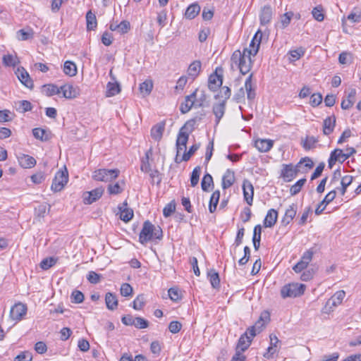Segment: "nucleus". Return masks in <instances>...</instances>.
<instances>
[{
	"mask_svg": "<svg viewBox=\"0 0 361 361\" xmlns=\"http://www.w3.org/2000/svg\"><path fill=\"white\" fill-rule=\"evenodd\" d=\"M314 166L312 160L309 157H304L295 165L283 164L281 176L286 182L291 181L298 173H304L312 169Z\"/></svg>",
	"mask_w": 361,
	"mask_h": 361,
	"instance_id": "nucleus-1",
	"label": "nucleus"
},
{
	"mask_svg": "<svg viewBox=\"0 0 361 361\" xmlns=\"http://www.w3.org/2000/svg\"><path fill=\"white\" fill-rule=\"evenodd\" d=\"M163 232L160 226H154L149 221H145L139 235V242L145 245L147 242L161 240Z\"/></svg>",
	"mask_w": 361,
	"mask_h": 361,
	"instance_id": "nucleus-2",
	"label": "nucleus"
},
{
	"mask_svg": "<svg viewBox=\"0 0 361 361\" xmlns=\"http://www.w3.org/2000/svg\"><path fill=\"white\" fill-rule=\"evenodd\" d=\"M195 124V120H189L180 128L176 143L178 154H180L182 151H186L189 135L193 131Z\"/></svg>",
	"mask_w": 361,
	"mask_h": 361,
	"instance_id": "nucleus-3",
	"label": "nucleus"
},
{
	"mask_svg": "<svg viewBox=\"0 0 361 361\" xmlns=\"http://www.w3.org/2000/svg\"><path fill=\"white\" fill-rule=\"evenodd\" d=\"M251 56L245 51L241 52L240 50H235L233 53L231 60L232 64H235L240 70V72L243 75H245L250 71L252 67Z\"/></svg>",
	"mask_w": 361,
	"mask_h": 361,
	"instance_id": "nucleus-4",
	"label": "nucleus"
},
{
	"mask_svg": "<svg viewBox=\"0 0 361 361\" xmlns=\"http://www.w3.org/2000/svg\"><path fill=\"white\" fill-rule=\"evenodd\" d=\"M305 290V286L302 283H293L284 286L281 290L283 298H296L302 295Z\"/></svg>",
	"mask_w": 361,
	"mask_h": 361,
	"instance_id": "nucleus-5",
	"label": "nucleus"
},
{
	"mask_svg": "<svg viewBox=\"0 0 361 361\" xmlns=\"http://www.w3.org/2000/svg\"><path fill=\"white\" fill-rule=\"evenodd\" d=\"M68 181V173L66 168L64 167V169H60L56 173L51 185V190L54 192H60L63 189Z\"/></svg>",
	"mask_w": 361,
	"mask_h": 361,
	"instance_id": "nucleus-6",
	"label": "nucleus"
},
{
	"mask_svg": "<svg viewBox=\"0 0 361 361\" xmlns=\"http://www.w3.org/2000/svg\"><path fill=\"white\" fill-rule=\"evenodd\" d=\"M119 173L118 169H100L93 172L92 178L97 181L110 182L116 179Z\"/></svg>",
	"mask_w": 361,
	"mask_h": 361,
	"instance_id": "nucleus-7",
	"label": "nucleus"
},
{
	"mask_svg": "<svg viewBox=\"0 0 361 361\" xmlns=\"http://www.w3.org/2000/svg\"><path fill=\"white\" fill-rule=\"evenodd\" d=\"M345 296L344 290L337 291L326 303L323 312L329 314L333 311V307H336L341 304L343 298Z\"/></svg>",
	"mask_w": 361,
	"mask_h": 361,
	"instance_id": "nucleus-8",
	"label": "nucleus"
},
{
	"mask_svg": "<svg viewBox=\"0 0 361 361\" xmlns=\"http://www.w3.org/2000/svg\"><path fill=\"white\" fill-rule=\"evenodd\" d=\"M314 255L312 249L305 251L300 260L293 267V269L296 273H300L307 268L309 263L312 261Z\"/></svg>",
	"mask_w": 361,
	"mask_h": 361,
	"instance_id": "nucleus-9",
	"label": "nucleus"
},
{
	"mask_svg": "<svg viewBox=\"0 0 361 361\" xmlns=\"http://www.w3.org/2000/svg\"><path fill=\"white\" fill-rule=\"evenodd\" d=\"M262 37V33L260 30H258L252 37L249 48H245L243 51L255 56L259 51Z\"/></svg>",
	"mask_w": 361,
	"mask_h": 361,
	"instance_id": "nucleus-10",
	"label": "nucleus"
},
{
	"mask_svg": "<svg viewBox=\"0 0 361 361\" xmlns=\"http://www.w3.org/2000/svg\"><path fill=\"white\" fill-rule=\"evenodd\" d=\"M27 306L22 302L15 304L11 309L10 317L16 322L20 321L27 313Z\"/></svg>",
	"mask_w": 361,
	"mask_h": 361,
	"instance_id": "nucleus-11",
	"label": "nucleus"
},
{
	"mask_svg": "<svg viewBox=\"0 0 361 361\" xmlns=\"http://www.w3.org/2000/svg\"><path fill=\"white\" fill-rule=\"evenodd\" d=\"M16 75L24 86L30 90H32L34 87L33 80L31 79L27 71L23 67H18L16 71Z\"/></svg>",
	"mask_w": 361,
	"mask_h": 361,
	"instance_id": "nucleus-12",
	"label": "nucleus"
},
{
	"mask_svg": "<svg viewBox=\"0 0 361 361\" xmlns=\"http://www.w3.org/2000/svg\"><path fill=\"white\" fill-rule=\"evenodd\" d=\"M60 93L66 99H73L80 94V89L71 83H66L60 87Z\"/></svg>",
	"mask_w": 361,
	"mask_h": 361,
	"instance_id": "nucleus-13",
	"label": "nucleus"
},
{
	"mask_svg": "<svg viewBox=\"0 0 361 361\" xmlns=\"http://www.w3.org/2000/svg\"><path fill=\"white\" fill-rule=\"evenodd\" d=\"M348 158L349 155L345 154V153L343 152L342 149H335L330 154V157L328 160L329 167L330 169H332V167L334 166L336 161L343 163Z\"/></svg>",
	"mask_w": 361,
	"mask_h": 361,
	"instance_id": "nucleus-14",
	"label": "nucleus"
},
{
	"mask_svg": "<svg viewBox=\"0 0 361 361\" xmlns=\"http://www.w3.org/2000/svg\"><path fill=\"white\" fill-rule=\"evenodd\" d=\"M104 192L102 187L97 188L90 192H87L84 195V203L90 204L99 200Z\"/></svg>",
	"mask_w": 361,
	"mask_h": 361,
	"instance_id": "nucleus-15",
	"label": "nucleus"
},
{
	"mask_svg": "<svg viewBox=\"0 0 361 361\" xmlns=\"http://www.w3.org/2000/svg\"><path fill=\"white\" fill-rule=\"evenodd\" d=\"M223 83L222 75L218 74L217 69L215 73L211 74L209 77L208 87L211 91H216Z\"/></svg>",
	"mask_w": 361,
	"mask_h": 361,
	"instance_id": "nucleus-16",
	"label": "nucleus"
},
{
	"mask_svg": "<svg viewBox=\"0 0 361 361\" xmlns=\"http://www.w3.org/2000/svg\"><path fill=\"white\" fill-rule=\"evenodd\" d=\"M336 196V190L330 191L324 198V200L318 204L315 209V214L319 215L325 209L326 207L331 202Z\"/></svg>",
	"mask_w": 361,
	"mask_h": 361,
	"instance_id": "nucleus-17",
	"label": "nucleus"
},
{
	"mask_svg": "<svg viewBox=\"0 0 361 361\" xmlns=\"http://www.w3.org/2000/svg\"><path fill=\"white\" fill-rule=\"evenodd\" d=\"M243 196L246 202L249 205L252 204L254 188L252 183L248 180H245L243 183Z\"/></svg>",
	"mask_w": 361,
	"mask_h": 361,
	"instance_id": "nucleus-18",
	"label": "nucleus"
},
{
	"mask_svg": "<svg viewBox=\"0 0 361 361\" xmlns=\"http://www.w3.org/2000/svg\"><path fill=\"white\" fill-rule=\"evenodd\" d=\"M274 145V141L270 139H257L255 141V147L260 152H269Z\"/></svg>",
	"mask_w": 361,
	"mask_h": 361,
	"instance_id": "nucleus-19",
	"label": "nucleus"
},
{
	"mask_svg": "<svg viewBox=\"0 0 361 361\" xmlns=\"http://www.w3.org/2000/svg\"><path fill=\"white\" fill-rule=\"evenodd\" d=\"M226 104L225 100H221L219 103L213 105L212 112L215 116L216 125L219 124L220 120L224 115Z\"/></svg>",
	"mask_w": 361,
	"mask_h": 361,
	"instance_id": "nucleus-20",
	"label": "nucleus"
},
{
	"mask_svg": "<svg viewBox=\"0 0 361 361\" xmlns=\"http://www.w3.org/2000/svg\"><path fill=\"white\" fill-rule=\"evenodd\" d=\"M336 117L335 116H331L326 117L323 121V134L325 135H329L334 130L336 126Z\"/></svg>",
	"mask_w": 361,
	"mask_h": 361,
	"instance_id": "nucleus-21",
	"label": "nucleus"
},
{
	"mask_svg": "<svg viewBox=\"0 0 361 361\" xmlns=\"http://www.w3.org/2000/svg\"><path fill=\"white\" fill-rule=\"evenodd\" d=\"M273 16V11L270 6H264L259 14V20L262 25H265L270 23Z\"/></svg>",
	"mask_w": 361,
	"mask_h": 361,
	"instance_id": "nucleus-22",
	"label": "nucleus"
},
{
	"mask_svg": "<svg viewBox=\"0 0 361 361\" xmlns=\"http://www.w3.org/2000/svg\"><path fill=\"white\" fill-rule=\"evenodd\" d=\"M251 342V338L247 335V333L241 335L237 344L235 353H243L249 348Z\"/></svg>",
	"mask_w": 361,
	"mask_h": 361,
	"instance_id": "nucleus-23",
	"label": "nucleus"
},
{
	"mask_svg": "<svg viewBox=\"0 0 361 361\" xmlns=\"http://www.w3.org/2000/svg\"><path fill=\"white\" fill-rule=\"evenodd\" d=\"M19 164L24 169H30L36 165V160L34 157L27 154H22L18 157Z\"/></svg>",
	"mask_w": 361,
	"mask_h": 361,
	"instance_id": "nucleus-24",
	"label": "nucleus"
},
{
	"mask_svg": "<svg viewBox=\"0 0 361 361\" xmlns=\"http://www.w3.org/2000/svg\"><path fill=\"white\" fill-rule=\"evenodd\" d=\"M298 207L296 204H292L286 210L284 216L282 219V224L285 226L290 224V222L294 219L297 213Z\"/></svg>",
	"mask_w": 361,
	"mask_h": 361,
	"instance_id": "nucleus-25",
	"label": "nucleus"
},
{
	"mask_svg": "<svg viewBox=\"0 0 361 361\" xmlns=\"http://www.w3.org/2000/svg\"><path fill=\"white\" fill-rule=\"evenodd\" d=\"M127 205V202H124L122 205L118 207V209L120 211V219L125 222H128L133 217V209L128 208Z\"/></svg>",
	"mask_w": 361,
	"mask_h": 361,
	"instance_id": "nucleus-26",
	"label": "nucleus"
},
{
	"mask_svg": "<svg viewBox=\"0 0 361 361\" xmlns=\"http://www.w3.org/2000/svg\"><path fill=\"white\" fill-rule=\"evenodd\" d=\"M278 218V212L274 209H271L268 211L264 219V226L266 228H271L276 223Z\"/></svg>",
	"mask_w": 361,
	"mask_h": 361,
	"instance_id": "nucleus-27",
	"label": "nucleus"
},
{
	"mask_svg": "<svg viewBox=\"0 0 361 361\" xmlns=\"http://www.w3.org/2000/svg\"><path fill=\"white\" fill-rule=\"evenodd\" d=\"M197 90L193 92L190 95L185 97V102H183L180 107V111L183 114L188 113L194 105L195 98L196 97Z\"/></svg>",
	"mask_w": 361,
	"mask_h": 361,
	"instance_id": "nucleus-28",
	"label": "nucleus"
},
{
	"mask_svg": "<svg viewBox=\"0 0 361 361\" xmlns=\"http://www.w3.org/2000/svg\"><path fill=\"white\" fill-rule=\"evenodd\" d=\"M252 76L251 73L245 80L244 87L247 94V97L249 100H252L255 97V88L252 85Z\"/></svg>",
	"mask_w": 361,
	"mask_h": 361,
	"instance_id": "nucleus-29",
	"label": "nucleus"
},
{
	"mask_svg": "<svg viewBox=\"0 0 361 361\" xmlns=\"http://www.w3.org/2000/svg\"><path fill=\"white\" fill-rule=\"evenodd\" d=\"M165 130V123L160 122L155 126H154L151 130V136L152 137L156 140L159 141L162 136L164 131Z\"/></svg>",
	"mask_w": 361,
	"mask_h": 361,
	"instance_id": "nucleus-30",
	"label": "nucleus"
},
{
	"mask_svg": "<svg viewBox=\"0 0 361 361\" xmlns=\"http://www.w3.org/2000/svg\"><path fill=\"white\" fill-rule=\"evenodd\" d=\"M235 182L234 172L227 169L222 177L221 186L223 189L230 188Z\"/></svg>",
	"mask_w": 361,
	"mask_h": 361,
	"instance_id": "nucleus-31",
	"label": "nucleus"
},
{
	"mask_svg": "<svg viewBox=\"0 0 361 361\" xmlns=\"http://www.w3.org/2000/svg\"><path fill=\"white\" fill-rule=\"evenodd\" d=\"M153 155L152 149L149 148L146 152L144 157L141 160L140 169L142 172L149 173L151 171L149 160Z\"/></svg>",
	"mask_w": 361,
	"mask_h": 361,
	"instance_id": "nucleus-32",
	"label": "nucleus"
},
{
	"mask_svg": "<svg viewBox=\"0 0 361 361\" xmlns=\"http://www.w3.org/2000/svg\"><path fill=\"white\" fill-rule=\"evenodd\" d=\"M270 346L267 348V351L264 353V356L267 358L271 357L277 351V344L279 342V338L276 335L271 334L270 336Z\"/></svg>",
	"mask_w": 361,
	"mask_h": 361,
	"instance_id": "nucleus-33",
	"label": "nucleus"
},
{
	"mask_svg": "<svg viewBox=\"0 0 361 361\" xmlns=\"http://www.w3.org/2000/svg\"><path fill=\"white\" fill-rule=\"evenodd\" d=\"M202 63L200 61H194L191 63L188 69V74L190 77L194 80L196 78L200 73Z\"/></svg>",
	"mask_w": 361,
	"mask_h": 361,
	"instance_id": "nucleus-34",
	"label": "nucleus"
},
{
	"mask_svg": "<svg viewBox=\"0 0 361 361\" xmlns=\"http://www.w3.org/2000/svg\"><path fill=\"white\" fill-rule=\"evenodd\" d=\"M105 302L106 307L109 310H115L118 307V300L116 296L112 293H107L105 295Z\"/></svg>",
	"mask_w": 361,
	"mask_h": 361,
	"instance_id": "nucleus-35",
	"label": "nucleus"
},
{
	"mask_svg": "<svg viewBox=\"0 0 361 361\" xmlns=\"http://www.w3.org/2000/svg\"><path fill=\"white\" fill-rule=\"evenodd\" d=\"M121 92L120 84L116 82H109L106 85V93L107 97H113L118 94Z\"/></svg>",
	"mask_w": 361,
	"mask_h": 361,
	"instance_id": "nucleus-36",
	"label": "nucleus"
},
{
	"mask_svg": "<svg viewBox=\"0 0 361 361\" xmlns=\"http://www.w3.org/2000/svg\"><path fill=\"white\" fill-rule=\"evenodd\" d=\"M15 108L17 111L25 113L32 109V104L27 100H20L15 102Z\"/></svg>",
	"mask_w": 361,
	"mask_h": 361,
	"instance_id": "nucleus-37",
	"label": "nucleus"
},
{
	"mask_svg": "<svg viewBox=\"0 0 361 361\" xmlns=\"http://www.w3.org/2000/svg\"><path fill=\"white\" fill-rule=\"evenodd\" d=\"M42 92L47 97L60 94V87L54 84L44 85L42 87Z\"/></svg>",
	"mask_w": 361,
	"mask_h": 361,
	"instance_id": "nucleus-38",
	"label": "nucleus"
},
{
	"mask_svg": "<svg viewBox=\"0 0 361 361\" xmlns=\"http://www.w3.org/2000/svg\"><path fill=\"white\" fill-rule=\"evenodd\" d=\"M200 11V6L197 4H192L190 5L185 13V18L188 19L195 18Z\"/></svg>",
	"mask_w": 361,
	"mask_h": 361,
	"instance_id": "nucleus-39",
	"label": "nucleus"
},
{
	"mask_svg": "<svg viewBox=\"0 0 361 361\" xmlns=\"http://www.w3.org/2000/svg\"><path fill=\"white\" fill-rule=\"evenodd\" d=\"M220 198V191L219 190H215L211 195L209 204V210L210 213H214L216 209L217 204L219 203Z\"/></svg>",
	"mask_w": 361,
	"mask_h": 361,
	"instance_id": "nucleus-40",
	"label": "nucleus"
},
{
	"mask_svg": "<svg viewBox=\"0 0 361 361\" xmlns=\"http://www.w3.org/2000/svg\"><path fill=\"white\" fill-rule=\"evenodd\" d=\"M293 16L294 13L292 11L286 12L281 16L280 20L276 26H279L281 29L287 27Z\"/></svg>",
	"mask_w": 361,
	"mask_h": 361,
	"instance_id": "nucleus-41",
	"label": "nucleus"
},
{
	"mask_svg": "<svg viewBox=\"0 0 361 361\" xmlns=\"http://www.w3.org/2000/svg\"><path fill=\"white\" fill-rule=\"evenodd\" d=\"M86 23L87 30H94L97 27L96 16L91 11H87L86 13Z\"/></svg>",
	"mask_w": 361,
	"mask_h": 361,
	"instance_id": "nucleus-42",
	"label": "nucleus"
},
{
	"mask_svg": "<svg viewBox=\"0 0 361 361\" xmlns=\"http://www.w3.org/2000/svg\"><path fill=\"white\" fill-rule=\"evenodd\" d=\"M63 72L68 76H75L77 74V66L75 63L71 61H66L64 63Z\"/></svg>",
	"mask_w": 361,
	"mask_h": 361,
	"instance_id": "nucleus-43",
	"label": "nucleus"
},
{
	"mask_svg": "<svg viewBox=\"0 0 361 361\" xmlns=\"http://www.w3.org/2000/svg\"><path fill=\"white\" fill-rule=\"evenodd\" d=\"M210 283L214 288H219L220 286V279L218 272L214 269H211L207 273Z\"/></svg>",
	"mask_w": 361,
	"mask_h": 361,
	"instance_id": "nucleus-44",
	"label": "nucleus"
},
{
	"mask_svg": "<svg viewBox=\"0 0 361 361\" xmlns=\"http://www.w3.org/2000/svg\"><path fill=\"white\" fill-rule=\"evenodd\" d=\"M125 185L124 181L117 182L115 184H109L108 185V192L110 195H118L123 191V186Z\"/></svg>",
	"mask_w": 361,
	"mask_h": 361,
	"instance_id": "nucleus-45",
	"label": "nucleus"
},
{
	"mask_svg": "<svg viewBox=\"0 0 361 361\" xmlns=\"http://www.w3.org/2000/svg\"><path fill=\"white\" fill-rule=\"evenodd\" d=\"M153 88V82L151 80H146L140 85V91L143 96L149 95Z\"/></svg>",
	"mask_w": 361,
	"mask_h": 361,
	"instance_id": "nucleus-46",
	"label": "nucleus"
},
{
	"mask_svg": "<svg viewBox=\"0 0 361 361\" xmlns=\"http://www.w3.org/2000/svg\"><path fill=\"white\" fill-rule=\"evenodd\" d=\"M305 54V49L302 47H299L296 49L290 50L288 55L290 56L289 60L290 61H295L302 57Z\"/></svg>",
	"mask_w": 361,
	"mask_h": 361,
	"instance_id": "nucleus-47",
	"label": "nucleus"
},
{
	"mask_svg": "<svg viewBox=\"0 0 361 361\" xmlns=\"http://www.w3.org/2000/svg\"><path fill=\"white\" fill-rule=\"evenodd\" d=\"M213 178L212 176L209 173H206L202 178L201 182V187L203 191L207 192L209 191V188L211 185H213Z\"/></svg>",
	"mask_w": 361,
	"mask_h": 361,
	"instance_id": "nucleus-48",
	"label": "nucleus"
},
{
	"mask_svg": "<svg viewBox=\"0 0 361 361\" xmlns=\"http://www.w3.org/2000/svg\"><path fill=\"white\" fill-rule=\"evenodd\" d=\"M306 183L305 178H301L298 180L294 185H293L290 188V193L292 196L296 195L299 193Z\"/></svg>",
	"mask_w": 361,
	"mask_h": 361,
	"instance_id": "nucleus-49",
	"label": "nucleus"
},
{
	"mask_svg": "<svg viewBox=\"0 0 361 361\" xmlns=\"http://www.w3.org/2000/svg\"><path fill=\"white\" fill-rule=\"evenodd\" d=\"M263 314H262L259 317V319L255 323V326L248 328L247 331L245 332L247 333V335L249 334L248 336L250 337L251 340L256 335V328H259L260 326L262 327L264 325V324L262 322V321L263 320Z\"/></svg>",
	"mask_w": 361,
	"mask_h": 361,
	"instance_id": "nucleus-50",
	"label": "nucleus"
},
{
	"mask_svg": "<svg viewBox=\"0 0 361 361\" xmlns=\"http://www.w3.org/2000/svg\"><path fill=\"white\" fill-rule=\"evenodd\" d=\"M318 141L319 140L314 136H307L303 142L302 146L306 150H309L315 147V145Z\"/></svg>",
	"mask_w": 361,
	"mask_h": 361,
	"instance_id": "nucleus-51",
	"label": "nucleus"
},
{
	"mask_svg": "<svg viewBox=\"0 0 361 361\" xmlns=\"http://www.w3.org/2000/svg\"><path fill=\"white\" fill-rule=\"evenodd\" d=\"M201 173V167L196 166L191 174L190 177V183L192 187H195L197 185L200 179V176Z\"/></svg>",
	"mask_w": 361,
	"mask_h": 361,
	"instance_id": "nucleus-52",
	"label": "nucleus"
},
{
	"mask_svg": "<svg viewBox=\"0 0 361 361\" xmlns=\"http://www.w3.org/2000/svg\"><path fill=\"white\" fill-rule=\"evenodd\" d=\"M231 89L227 86L222 87L221 90H220V92L215 96V99H222L221 100H225V102L226 103V101L229 97H231Z\"/></svg>",
	"mask_w": 361,
	"mask_h": 361,
	"instance_id": "nucleus-53",
	"label": "nucleus"
},
{
	"mask_svg": "<svg viewBox=\"0 0 361 361\" xmlns=\"http://www.w3.org/2000/svg\"><path fill=\"white\" fill-rule=\"evenodd\" d=\"M4 64L6 66H15L18 63V59L12 54H6L3 56Z\"/></svg>",
	"mask_w": 361,
	"mask_h": 361,
	"instance_id": "nucleus-54",
	"label": "nucleus"
},
{
	"mask_svg": "<svg viewBox=\"0 0 361 361\" xmlns=\"http://www.w3.org/2000/svg\"><path fill=\"white\" fill-rule=\"evenodd\" d=\"M33 136L38 140L42 141H46L48 140L47 135H46V131L40 128H36L32 130Z\"/></svg>",
	"mask_w": 361,
	"mask_h": 361,
	"instance_id": "nucleus-55",
	"label": "nucleus"
},
{
	"mask_svg": "<svg viewBox=\"0 0 361 361\" xmlns=\"http://www.w3.org/2000/svg\"><path fill=\"white\" fill-rule=\"evenodd\" d=\"M71 300L73 303H81L84 300V295L81 291L75 290L71 293Z\"/></svg>",
	"mask_w": 361,
	"mask_h": 361,
	"instance_id": "nucleus-56",
	"label": "nucleus"
},
{
	"mask_svg": "<svg viewBox=\"0 0 361 361\" xmlns=\"http://www.w3.org/2000/svg\"><path fill=\"white\" fill-rule=\"evenodd\" d=\"M200 144L192 145L188 152H184V154L182 156V159H184V161H188L195 154V152L200 148Z\"/></svg>",
	"mask_w": 361,
	"mask_h": 361,
	"instance_id": "nucleus-57",
	"label": "nucleus"
},
{
	"mask_svg": "<svg viewBox=\"0 0 361 361\" xmlns=\"http://www.w3.org/2000/svg\"><path fill=\"white\" fill-rule=\"evenodd\" d=\"M33 32L31 30H25L21 29L17 32V37L19 40H27L32 37Z\"/></svg>",
	"mask_w": 361,
	"mask_h": 361,
	"instance_id": "nucleus-58",
	"label": "nucleus"
},
{
	"mask_svg": "<svg viewBox=\"0 0 361 361\" xmlns=\"http://www.w3.org/2000/svg\"><path fill=\"white\" fill-rule=\"evenodd\" d=\"M56 259H55L53 257L45 258L40 262V267L43 270H47L51 267H53L56 264Z\"/></svg>",
	"mask_w": 361,
	"mask_h": 361,
	"instance_id": "nucleus-59",
	"label": "nucleus"
},
{
	"mask_svg": "<svg viewBox=\"0 0 361 361\" xmlns=\"http://www.w3.org/2000/svg\"><path fill=\"white\" fill-rule=\"evenodd\" d=\"M312 14L313 18L319 22H322L324 18L323 8L322 6L314 7L312 11Z\"/></svg>",
	"mask_w": 361,
	"mask_h": 361,
	"instance_id": "nucleus-60",
	"label": "nucleus"
},
{
	"mask_svg": "<svg viewBox=\"0 0 361 361\" xmlns=\"http://www.w3.org/2000/svg\"><path fill=\"white\" fill-rule=\"evenodd\" d=\"M169 296L173 301H178L181 298L180 291L177 288H171L168 290Z\"/></svg>",
	"mask_w": 361,
	"mask_h": 361,
	"instance_id": "nucleus-61",
	"label": "nucleus"
},
{
	"mask_svg": "<svg viewBox=\"0 0 361 361\" xmlns=\"http://www.w3.org/2000/svg\"><path fill=\"white\" fill-rule=\"evenodd\" d=\"M151 178V182L152 184L159 185L161 181V177L158 170H152L148 173Z\"/></svg>",
	"mask_w": 361,
	"mask_h": 361,
	"instance_id": "nucleus-62",
	"label": "nucleus"
},
{
	"mask_svg": "<svg viewBox=\"0 0 361 361\" xmlns=\"http://www.w3.org/2000/svg\"><path fill=\"white\" fill-rule=\"evenodd\" d=\"M32 355L31 353L28 351H24L18 355L14 361H32Z\"/></svg>",
	"mask_w": 361,
	"mask_h": 361,
	"instance_id": "nucleus-63",
	"label": "nucleus"
},
{
	"mask_svg": "<svg viewBox=\"0 0 361 361\" xmlns=\"http://www.w3.org/2000/svg\"><path fill=\"white\" fill-rule=\"evenodd\" d=\"M347 19L353 23H360L361 21V12L353 11L348 14Z\"/></svg>",
	"mask_w": 361,
	"mask_h": 361,
	"instance_id": "nucleus-64",
	"label": "nucleus"
}]
</instances>
